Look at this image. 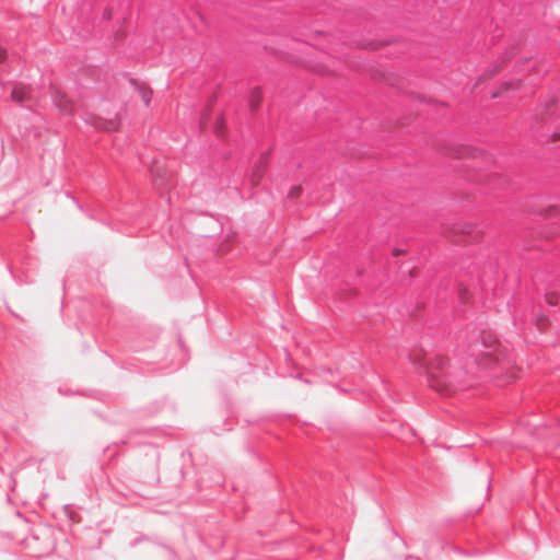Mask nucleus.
Instances as JSON below:
<instances>
[{"label":"nucleus","mask_w":560,"mask_h":560,"mask_svg":"<svg viewBox=\"0 0 560 560\" xmlns=\"http://www.w3.org/2000/svg\"><path fill=\"white\" fill-rule=\"evenodd\" d=\"M445 234L456 243H474L482 237V232L471 222H456L450 225Z\"/></svg>","instance_id":"nucleus-1"},{"label":"nucleus","mask_w":560,"mask_h":560,"mask_svg":"<svg viewBox=\"0 0 560 560\" xmlns=\"http://www.w3.org/2000/svg\"><path fill=\"white\" fill-rule=\"evenodd\" d=\"M429 382L433 389L446 396L456 393L463 387L457 374L450 371L431 373Z\"/></svg>","instance_id":"nucleus-2"},{"label":"nucleus","mask_w":560,"mask_h":560,"mask_svg":"<svg viewBox=\"0 0 560 560\" xmlns=\"http://www.w3.org/2000/svg\"><path fill=\"white\" fill-rule=\"evenodd\" d=\"M483 346L487 350L482 351L480 354V363L483 366H490L494 363H498L501 358L504 357V352L501 347L498 345V341L494 337L488 335L483 338Z\"/></svg>","instance_id":"nucleus-3"},{"label":"nucleus","mask_w":560,"mask_h":560,"mask_svg":"<svg viewBox=\"0 0 560 560\" xmlns=\"http://www.w3.org/2000/svg\"><path fill=\"white\" fill-rule=\"evenodd\" d=\"M51 97L55 106L63 115H73L75 113L74 102L63 91L54 89Z\"/></svg>","instance_id":"nucleus-4"},{"label":"nucleus","mask_w":560,"mask_h":560,"mask_svg":"<svg viewBox=\"0 0 560 560\" xmlns=\"http://www.w3.org/2000/svg\"><path fill=\"white\" fill-rule=\"evenodd\" d=\"M267 167H268V153H264V154H261L259 160L255 163L252 174H250V177H249L250 183L254 186L258 185L261 182Z\"/></svg>","instance_id":"nucleus-5"},{"label":"nucleus","mask_w":560,"mask_h":560,"mask_svg":"<svg viewBox=\"0 0 560 560\" xmlns=\"http://www.w3.org/2000/svg\"><path fill=\"white\" fill-rule=\"evenodd\" d=\"M96 129L105 130V131H115L119 127V121L117 118L105 120L100 117H92L88 120Z\"/></svg>","instance_id":"nucleus-6"},{"label":"nucleus","mask_w":560,"mask_h":560,"mask_svg":"<svg viewBox=\"0 0 560 560\" xmlns=\"http://www.w3.org/2000/svg\"><path fill=\"white\" fill-rule=\"evenodd\" d=\"M31 98V88L24 84H14L11 91V100L24 103Z\"/></svg>","instance_id":"nucleus-7"},{"label":"nucleus","mask_w":560,"mask_h":560,"mask_svg":"<svg viewBox=\"0 0 560 560\" xmlns=\"http://www.w3.org/2000/svg\"><path fill=\"white\" fill-rule=\"evenodd\" d=\"M138 94H139V97L141 98V101L143 102V104L145 106H148L151 102L152 91L149 88L139 86Z\"/></svg>","instance_id":"nucleus-8"},{"label":"nucleus","mask_w":560,"mask_h":560,"mask_svg":"<svg viewBox=\"0 0 560 560\" xmlns=\"http://www.w3.org/2000/svg\"><path fill=\"white\" fill-rule=\"evenodd\" d=\"M303 188L300 185L292 186L288 192V197L291 199H298L301 197Z\"/></svg>","instance_id":"nucleus-9"},{"label":"nucleus","mask_w":560,"mask_h":560,"mask_svg":"<svg viewBox=\"0 0 560 560\" xmlns=\"http://www.w3.org/2000/svg\"><path fill=\"white\" fill-rule=\"evenodd\" d=\"M522 82L520 80L506 82L501 86V92L509 91L510 89H518Z\"/></svg>","instance_id":"nucleus-10"},{"label":"nucleus","mask_w":560,"mask_h":560,"mask_svg":"<svg viewBox=\"0 0 560 560\" xmlns=\"http://www.w3.org/2000/svg\"><path fill=\"white\" fill-rule=\"evenodd\" d=\"M259 102H260V92L258 90H255L253 92V97H252V101H250V106L253 109H256L259 105Z\"/></svg>","instance_id":"nucleus-11"},{"label":"nucleus","mask_w":560,"mask_h":560,"mask_svg":"<svg viewBox=\"0 0 560 560\" xmlns=\"http://www.w3.org/2000/svg\"><path fill=\"white\" fill-rule=\"evenodd\" d=\"M546 301L550 305H556L558 303V294L556 292L547 293Z\"/></svg>","instance_id":"nucleus-12"},{"label":"nucleus","mask_w":560,"mask_h":560,"mask_svg":"<svg viewBox=\"0 0 560 560\" xmlns=\"http://www.w3.org/2000/svg\"><path fill=\"white\" fill-rule=\"evenodd\" d=\"M151 172L154 176H161L162 175V167L160 165H154L151 168Z\"/></svg>","instance_id":"nucleus-13"},{"label":"nucleus","mask_w":560,"mask_h":560,"mask_svg":"<svg viewBox=\"0 0 560 560\" xmlns=\"http://www.w3.org/2000/svg\"><path fill=\"white\" fill-rule=\"evenodd\" d=\"M223 132H224L223 124H222V122H219V124H218V126H217V128H215V133H217L218 136H222V135H223Z\"/></svg>","instance_id":"nucleus-14"},{"label":"nucleus","mask_w":560,"mask_h":560,"mask_svg":"<svg viewBox=\"0 0 560 560\" xmlns=\"http://www.w3.org/2000/svg\"><path fill=\"white\" fill-rule=\"evenodd\" d=\"M7 58V50L0 47V63L3 62Z\"/></svg>","instance_id":"nucleus-15"},{"label":"nucleus","mask_w":560,"mask_h":560,"mask_svg":"<svg viewBox=\"0 0 560 560\" xmlns=\"http://www.w3.org/2000/svg\"><path fill=\"white\" fill-rule=\"evenodd\" d=\"M404 253H405V252H404L402 249H395V250L393 252V254H394L395 256L402 255Z\"/></svg>","instance_id":"nucleus-16"}]
</instances>
